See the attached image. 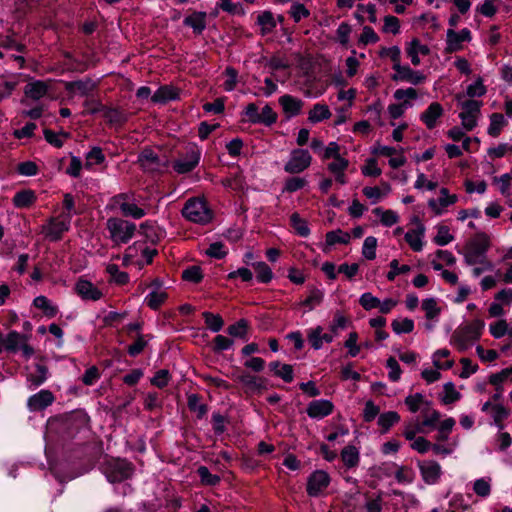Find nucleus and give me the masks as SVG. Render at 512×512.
<instances>
[{
  "instance_id": "f257e3e1",
  "label": "nucleus",
  "mask_w": 512,
  "mask_h": 512,
  "mask_svg": "<svg viewBox=\"0 0 512 512\" xmlns=\"http://www.w3.org/2000/svg\"><path fill=\"white\" fill-rule=\"evenodd\" d=\"M485 323L481 319H475L468 325L455 331L452 337L454 346L461 352L469 349L482 335Z\"/></svg>"
},
{
  "instance_id": "f03ea898",
  "label": "nucleus",
  "mask_w": 512,
  "mask_h": 512,
  "mask_svg": "<svg viewBox=\"0 0 512 512\" xmlns=\"http://www.w3.org/2000/svg\"><path fill=\"white\" fill-rule=\"evenodd\" d=\"M181 213L188 221L200 225L208 224L213 218L212 210L208 207L206 201L201 198L188 199Z\"/></svg>"
},
{
  "instance_id": "7ed1b4c3",
  "label": "nucleus",
  "mask_w": 512,
  "mask_h": 512,
  "mask_svg": "<svg viewBox=\"0 0 512 512\" xmlns=\"http://www.w3.org/2000/svg\"><path fill=\"white\" fill-rule=\"evenodd\" d=\"M112 209L118 208L122 215L133 219L143 218L147 212L143 207L137 205L133 193H120L111 198Z\"/></svg>"
},
{
  "instance_id": "20e7f679",
  "label": "nucleus",
  "mask_w": 512,
  "mask_h": 512,
  "mask_svg": "<svg viewBox=\"0 0 512 512\" xmlns=\"http://www.w3.org/2000/svg\"><path fill=\"white\" fill-rule=\"evenodd\" d=\"M106 228L109 231L110 238L115 244H125L136 231V225L121 218H109L106 222Z\"/></svg>"
},
{
  "instance_id": "39448f33",
  "label": "nucleus",
  "mask_w": 512,
  "mask_h": 512,
  "mask_svg": "<svg viewBox=\"0 0 512 512\" xmlns=\"http://www.w3.org/2000/svg\"><path fill=\"white\" fill-rule=\"evenodd\" d=\"M456 99L461 107L459 118L463 128L467 131L473 130L477 126L480 116L482 102L477 100H465L463 95H457Z\"/></svg>"
},
{
  "instance_id": "423d86ee",
  "label": "nucleus",
  "mask_w": 512,
  "mask_h": 512,
  "mask_svg": "<svg viewBox=\"0 0 512 512\" xmlns=\"http://www.w3.org/2000/svg\"><path fill=\"white\" fill-rule=\"evenodd\" d=\"M138 163L141 168L150 173H162L169 166V160L150 148L143 149L138 156Z\"/></svg>"
},
{
  "instance_id": "0eeeda50",
  "label": "nucleus",
  "mask_w": 512,
  "mask_h": 512,
  "mask_svg": "<svg viewBox=\"0 0 512 512\" xmlns=\"http://www.w3.org/2000/svg\"><path fill=\"white\" fill-rule=\"evenodd\" d=\"M489 238L485 235H479L468 244L464 253V261L469 266H476L478 262L488 260L486 253L489 249Z\"/></svg>"
},
{
  "instance_id": "6e6552de",
  "label": "nucleus",
  "mask_w": 512,
  "mask_h": 512,
  "mask_svg": "<svg viewBox=\"0 0 512 512\" xmlns=\"http://www.w3.org/2000/svg\"><path fill=\"white\" fill-rule=\"evenodd\" d=\"M312 162V156L306 149H294L284 165L285 172L289 174H299L305 171Z\"/></svg>"
},
{
  "instance_id": "1a4fd4ad",
  "label": "nucleus",
  "mask_w": 512,
  "mask_h": 512,
  "mask_svg": "<svg viewBox=\"0 0 512 512\" xmlns=\"http://www.w3.org/2000/svg\"><path fill=\"white\" fill-rule=\"evenodd\" d=\"M330 476L324 470H316L307 479L306 492L310 497H319L328 488Z\"/></svg>"
},
{
  "instance_id": "9d476101",
  "label": "nucleus",
  "mask_w": 512,
  "mask_h": 512,
  "mask_svg": "<svg viewBox=\"0 0 512 512\" xmlns=\"http://www.w3.org/2000/svg\"><path fill=\"white\" fill-rule=\"evenodd\" d=\"M71 220L67 216L59 215L53 217L49 222L42 227V232L47 238L52 241L60 240L63 233L67 232L70 228Z\"/></svg>"
},
{
  "instance_id": "9b49d317",
  "label": "nucleus",
  "mask_w": 512,
  "mask_h": 512,
  "mask_svg": "<svg viewBox=\"0 0 512 512\" xmlns=\"http://www.w3.org/2000/svg\"><path fill=\"white\" fill-rule=\"evenodd\" d=\"M132 465L125 460H115L109 464L106 475L111 483L121 482L131 477Z\"/></svg>"
},
{
  "instance_id": "f8f14e48",
  "label": "nucleus",
  "mask_w": 512,
  "mask_h": 512,
  "mask_svg": "<svg viewBox=\"0 0 512 512\" xmlns=\"http://www.w3.org/2000/svg\"><path fill=\"white\" fill-rule=\"evenodd\" d=\"M423 481L428 485H434L439 482L442 475L440 464L434 460H424L418 462Z\"/></svg>"
},
{
  "instance_id": "ddd939ff",
  "label": "nucleus",
  "mask_w": 512,
  "mask_h": 512,
  "mask_svg": "<svg viewBox=\"0 0 512 512\" xmlns=\"http://www.w3.org/2000/svg\"><path fill=\"white\" fill-rule=\"evenodd\" d=\"M397 70L392 75V80L407 82L413 85H419L426 81V75L421 71L413 70L407 65H397Z\"/></svg>"
},
{
  "instance_id": "4468645a",
  "label": "nucleus",
  "mask_w": 512,
  "mask_h": 512,
  "mask_svg": "<svg viewBox=\"0 0 512 512\" xmlns=\"http://www.w3.org/2000/svg\"><path fill=\"white\" fill-rule=\"evenodd\" d=\"M199 160L200 152L195 148H191L174 162L173 168L179 174L188 173L198 165Z\"/></svg>"
},
{
  "instance_id": "2eb2a0df",
  "label": "nucleus",
  "mask_w": 512,
  "mask_h": 512,
  "mask_svg": "<svg viewBox=\"0 0 512 512\" xmlns=\"http://www.w3.org/2000/svg\"><path fill=\"white\" fill-rule=\"evenodd\" d=\"M75 291L85 301H98L103 297V293L98 287L83 278L77 280Z\"/></svg>"
},
{
  "instance_id": "dca6fc26",
  "label": "nucleus",
  "mask_w": 512,
  "mask_h": 512,
  "mask_svg": "<svg viewBox=\"0 0 512 512\" xmlns=\"http://www.w3.org/2000/svg\"><path fill=\"white\" fill-rule=\"evenodd\" d=\"M55 397L50 390L43 389L30 396L27 400V407L30 411H41L50 406Z\"/></svg>"
},
{
  "instance_id": "f3484780",
  "label": "nucleus",
  "mask_w": 512,
  "mask_h": 512,
  "mask_svg": "<svg viewBox=\"0 0 512 512\" xmlns=\"http://www.w3.org/2000/svg\"><path fill=\"white\" fill-rule=\"evenodd\" d=\"M334 405L330 400L319 399L311 401L307 408V415L312 419H322L333 412Z\"/></svg>"
},
{
  "instance_id": "a211bd4d",
  "label": "nucleus",
  "mask_w": 512,
  "mask_h": 512,
  "mask_svg": "<svg viewBox=\"0 0 512 512\" xmlns=\"http://www.w3.org/2000/svg\"><path fill=\"white\" fill-rule=\"evenodd\" d=\"M151 287H153V289L145 297L144 301L149 308L157 310L162 304L165 303L168 298V294L164 289L161 288V283L159 280H154L151 284Z\"/></svg>"
},
{
  "instance_id": "6ab92c4d",
  "label": "nucleus",
  "mask_w": 512,
  "mask_h": 512,
  "mask_svg": "<svg viewBox=\"0 0 512 512\" xmlns=\"http://www.w3.org/2000/svg\"><path fill=\"white\" fill-rule=\"evenodd\" d=\"M457 200L458 197L456 194H449L447 188H441L440 197L437 200H429L428 205L436 215H441L446 207L455 204Z\"/></svg>"
},
{
  "instance_id": "aec40b11",
  "label": "nucleus",
  "mask_w": 512,
  "mask_h": 512,
  "mask_svg": "<svg viewBox=\"0 0 512 512\" xmlns=\"http://www.w3.org/2000/svg\"><path fill=\"white\" fill-rule=\"evenodd\" d=\"M444 114L442 105L438 102H432L427 109L421 113L420 120L428 129H433L437 125L438 119Z\"/></svg>"
},
{
  "instance_id": "412c9836",
  "label": "nucleus",
  "mask_w": 512,
  "mask_h": 512,
  "mask_svg": "<svg viewBox=\"0 0 512 512\" xmlns=\"http://www.w3.org/2000/svg\"><path fill=\"white\" fill-rule=\"evenodd\" d=\"M278 101L287 118L299 115L304 106V102L301 99L288 94L281 96Z\"/></svg>"
},
{
  "instance_id": "4be33fe9",
  "label": "nucleus",
  "mask_w": 512,
  "mask_h": 512,
  "mask_svg": "<svg viewBox=\"0 0 512 512\" xmlns=\"http://www.w3.org/2000/svg\"><path fill=\"white\" fill-rule=\"evenodd\" d=\"M405 405L411 413H416L418 411H428L429 407L432 405V402L427 400L425 396L421 393H415L408 395L404 400Z\"/></svg>"
},
{
  "instance_id": "5701e85b",
  "label": "nucleus",
  "mask_w": 512,
  "mask_h": 512,
  "mask_svg": "<svg viewBox=\"0 0 512 512\" xmlns=\"http://www.w3.org/2000/svg\"><path fill=\"white\" fill-rule=\"evenodd\" d=\"M425 234V227L419 223L417 228L409 230L405 234V240L409 244L410 248L415 252H420L423 249V238Z\"/></svg>"
},
{
  "instance_id": "b1692460",
  "label": "nucleus",
  "mask_w": 512,
  "mask_h": 512,
  "mask_svg": "<svg viewBox=\"0 0 512 512\" xmlns=\"http://www.w3.org/2000/svg\"><path fill=\"white\" fill-rule=\"evenodd\" d=\"M406 53L414 66H418L421 63L419 54L428 55L430 49L427 45L421 44L419 39L414 38L407 46Z\"/></svg>"
},
{
  "instance_id": "393cba45",
  "label": "nucleus",
  "mask_w": 512,
  "mask_h": 512,
  "mask_svg": "<svg viewBox=\"0 0 512 512\" xmlns=\"http://www.w3.org/2000/svg\"><path fill=\"white\" fill-rule=\"evenodd\" d=\"M48 378V368L43 364L35 365V372L29 373L26 377L29 389H35L41 386Z\"/></svg>"
},
{
  "instance_id": "a878e982",
  "label": "nucleus",
  "mask_w": 512,
  "mask_h": 512,
  "mask_svg": "<svg viewBox=\"0 0 512 512\" xmlns=\"http://www.w3.org/2000/svg\"><path fill=\"white\" fill-rule=\"evenodd\" d=\"M340 456L344 466L347 469L356 468L360 463V452L353 445L344 447L340 453Z\"/></svg>"
},
{
  "instance_id": "bb28decb",
  "label": "nucleus",
  "mask_w": 512,
  "mask_h": 512,
  "mask_svg": "<svg viewBox=\"0 0 512 512\" xmlns=\"http://www.w3.org/2000/svg\"><path fill=\"white\" fill-rule=\"evenodd\" d=\"M48 92V85L43 81L30 82L25 86L24 93L33 100L43 98Z\"/></svg>"
},
{
  "instance_id": "cd10ccee",
  "label": "nucleus",
  "mask_w": 512,
  "mask_h": 512,
  "mask_svg": "<svg viewBox=\"0 0 512 512\" xmlns=\"http://www.w3.org/2000/svg\"><path fill=\"white\" fill-rule=\"evenodd\" d=\"M94 83L87 80L71 81L65 84V89L70 93H78L82 96L88 95L93 89Z\"/></svg>"
},
{
  "instance_id": "c85d7f7f",
  "label": "nucleus",
  "mask_w": 512,
  "mask_h": 512,
  "mask_svg": "<svg viewBox=\"0 0 512 512\" xmlns=\"http://www.w3.org/2000/svg\"><path fill=\"white\" fill-rule=\"evenodd\" d=\"M257 24L261 28V33L266 35L275 29L277 21L271 11H263L257 16Z\"/></svg>"
},
{
  "instance_id": "c756f323",
  "label": "nucleus",
  "mask_w": 512,
  "mask_h": 512,
  "mask_svg": "<svg viewBox=\"0 0 512 512\" xmlns=\"http://www.w3.org/2000/svg\"><path fill=\"white\" fill-rule=\"evenodd\" d=\"M205 18V12H194L184 19V24L191 27L195 33L200 34L206 27Z\"/></svg>"
},
{
  "instance_id": "7c9ffc66",
  "label": "nucleus",
  "mask_w": 512,
  "mask_h": 512,
  "mask_svg": "<svg viewBox=\"0 0 512 512\" xmlns=\"http://www.w3.org/2000/svg\"><path fill=\"white\" fill-rule=\"evenodd\" d=\"M178 97V90L171 86H162L152 95L151 100L155 103H166Z\"/></svg>"
},
{
  "instance_id": "2f4dec72",
  "label": "nucleus",
  "mask_w": 512,
  "mask_h": 512,
  "mask_svg": "<svg viewBox=\"0 0 512 512\" xmlns=\"http://www.w3.org/2000/svg\"><path fill=\"white\" fill-rule=\"evenodd\" d=\"M422 310L425 312V317L427 320H438V317L441 313V307L438 305V302L435 298H426L422 301L421 304Z\"/></svg>"
},
{
  "instance_id": "473e14b6",
  "label": "nucleus",
  "mask_w": 512,
  "mask_h": 512,
  "mask_svg": "<svg viewBox=\"0 0 512 512\" xmlns=\"http://www.w3.org/2000/svg\"><path fill=\"white\" fill-rule=\"evenodd\" d=\"M269 367L277 377L281 378L285 382L290 383L293 381V368L291 365L281 364L280 362L275 361L271 362Z\"/></svg>"
},
{
  "instance_id": "72a5a7b5",
  "label": "nucleus",
  "mask_w": 512,
  "mask_h": 512,
  "mask_svg": "<svg viewBox=\"0 0 512 512\" xmlns=\"http://www.w3.org/2000/svg\"><path fill=\"white\" fill-rule=\"evenodd\" d=\"M12 201L17 208H27L36 201V195L32 190H22L14 195Z\"/></svg>"
},
{
  "instance_id": "f704fd0d",
  "label": "nucleus",
  "mask_w": 512,
  "mask_h": 512,
  "mask_svg": "<svg viewBox=\"0 0 512 512\" xmlns=\"http://www.w3.org/2000/svg\"><path fill=\"white\" fill-rule=\"evenodd\" d=\"M330 117L331 112L329 110V107L325 104L317 103L309 111L308 120L311 123H318L323 120L329 119Z\"/></svg>"
},
{
  "instance_id": "c9c22d12",
  "label": "nucleus",
  "mask_w": 512,
  "mask_h": 512,
  "mask_svg": "<svg viewBox=\"0 0 512 512\" xmlns=\"http://www.w3.org/2000/svg\"><path fill=\"white\" fill-rule=\"evenodd\" d=\"M26 341V336L18 333L17 331H11L6 337H4L5 350L9 352H16L19 349L20 344Z\"/></svg>"
},
{
  "instance_id": "e433bc0d",
  "label": "nucleus",
  "mask_w": 512,
  "mask_h": 512,
  "mask_svg": "<svg viewBox=\"0 0 512 512\" xmlns=\"http://www.w3.org/2000/svg\"><path fill=\"white\" fill-rule=\"evenodd\" d=\"M463 42L458 33L453 29H448L446 32V53H454L462 50Z\"/></svg>"
},
{
  "instance_id": "4c0bfd02",
  "label": "nucleus",
  "mask_w": 512,
  "mask_h": 512,
  "mask_svg": "<svg viewBox=\"0 0 512 512\" xmlns=\"http://www.w3.org/2000/svg\"><path fill=\"white\" fill-rule=\"evenodd\" d=\"M491 482L492 480L490 477H483L475 480L473 483L474 493L481 498L489 497L492 490Z\"/></svg>"
},
{
  "instance_id": "58836bf2",
  "label": "nucleus",
  "mask_w": 512,
  "mask_h": 512,
  "mask_svg": "<svg viewBox=\"0 0 512 512\" xmlns=\"http://www.w3.org/2000/svg\"><path fill=\"white\" fill-rule=\"evenodd\" d=\"M509 414V409H507L503 404L495 403L492 406L491 416L493 418L494 424L499 429L504 427L503 422L508 418Z\"/></svg>"
},
{
  "instance_id": "ea45409f",
  "label": "nucleus",
  "mask_w": 512,
  "mask_h": 512,
  "mask_svg": "<svg viewBox=\"0 0 512 512\" xmlns=\"http://www.w3.org/2000/svg\"><path fill=\"white\" fill-rule=\"evenodd\" d=\"M252 267L256 272V278L261 283H269L273 278L271 268L263 261L252 263Z\"/></svg>"
},
{
  "instance_id": "a19ab883",
  "label": "nucleus",
  "mask_w": 512,
  "mask_h": 512,
  "mask_svg": "<svg viewBox=\"0 0 512 512\" xmlns=\"http://www.w3.org/2000/svg\"><path fill=\"white\" fill-rule=\"evenodd\" d=\"M506 125L504 116L500 113H493L490 116V124L488 127V134L492 137L499 136L501 130Z\"/></svg>"
},
{
  "instance_id": "79ce46f5",
  "label": "nucleus",
  "mask_w": 512,
  "mask_h": 512,
  "mask_svg": "<svg viewBox=\"0 0 512 512\" xmlns=\"http://www.w3.org/2000/svg\"><path fill=\"white\" fill-rule=\"evenodd\" d=\"M400 421V416L395 411H389L381 414L378 417V425L382 428L383 432H387L394 424Z\"/></svg>"
},
{
  "instance_id": "37998d69",
  "label": "nucleus",
  "mask_w": 512,
  "mask_h": 512,
  "mask_svg": "<svg viewBox=\"0 0 512 512\" xmlns=\"http://www.w3.org/2000/svg\"><path fill=\"white\" fill-rule=\"evenodd\" d=\"M350 242V234L340 229L330 231L326 234V243L330 246L335 244H348Z\"/></svg>"
},
{
  "instance_id": "c03bdc74",
  "label": "nucleus",
  "mask_w": 512,
  "mask_h": 512,
  "mask_svg": "<svg viewBox=\"0 0 512 512\" xmlns=\"http://www.w3.org/2000/svg\"><path fill=\"white\" fill-rule=\"evenodd\" d=\"M188 408L190 411L196 413L198 418L204 417L208 411L206 404L201 402V399L197 394H191L188 396Z\"/></svg>"
},
{
  "instance_id": "a18cd8bd",
  "label": "nucleus",
  "mask_w": 512,
  "mask_h": 512,
  "mask_svg": "<svg viewBox=\"0 0 512 512\" xmlns=\"http://www.w3.org/2000/svg\"><path fill=\"white\" fill-rule=\"evenodd\" d=\"M291 226L296 233L301 237H307L310 234V229L306 220L302 219L298 213H293L290 217Z\"/></svg>"
},
{
  "instance_id": "49530a36",
  "label": "nucleus",
  "mask_w": 512,
  "mask_h": 512,
  "mask_svg": "<svg viewBox=\"0 0 512 512\" xmlns=\"http://www.w3.org/2000/svg\"><path fill=\"white\" fill-rule=\"evenodd\" d=\"M373 213L380 217V221L385 226H392L399 221V216L393 210H383L377 207L373 210Z\"/></svg>"
},
{
  "instance_id": "de8ad7c7",
  "label": "nucleus",
  "mask_w": 512,
  "mask_h": 512,
  "mask_svg": "<svg viewBox=\"0 0 512 512\" xmlns=\"http://www.w3.org/2000/svg\"><path fill=\"white\" fill-rule=\"evenodd\" d=\"M203 318L205 324L212 332H219L224 325V321L219 314H213L211 312H203Z\"/></svg>"
},
{
  "instance_id": "09e8293b",
  "label": "nucleus",
  "mask_w": 512,
  "mask_h": 512,
  "mask_svg": "<svg viewBox=\"0 0 512 512\" xmlns=\"http://www.w3.org/2000/svg\"><path fill=\"white\" fill-rule=\"evenodd\" d=\"M106 271L110 275L112 281H114L116 284L124 285L129 282L128 273L120 271L116 264L107 265Z\"/></svg>"
},
{
  "instance_id": "8fccbe9b",
  "label": "nucleus",
  "mask_w": 512,
  "mask_h": 512,
  "mask_svg": "<svg viewBox=\"0 0 512 512\" xmlns=\"http://www.w3.org/2000/svg\"><path fill=\"white\" fill-rule=\"evenodd\" d=\"M249 323L246 319H240L236 323L230 325L227 332L232 337L245 338L247 335Z\"/></svg>"
},
{
  "instance_id": "3c124183",
  "label": "nucleus",
  "mask_w": 512,
  "mask_h": 512,
  "mask_svg": "<svg viewBox=\"0 0 512 512\" xmlns=\"http://www.w3.org/2000/svg\"><path fill=\"white\" fill-rule=\"evenodd\" d=\"M33 304L38 309L43 310L45 312V314L50 317L55 316L57 313V308L51 304L50 300L46 296H43V295L37 296L34 299Z\"/></svg>"
},
{
  "instance_id": "603ef678",
  "label": "nucleus",
  "mask_w": 512,
  "mask_h": 512,
  "mask_svg": "<svg viewBox=\"0 0 512 512\" xmlns=\"http://www.w3.org/2000/svg\"><path fill=\"white\" fill-rule=\"evenodd\" d=\"M391 327L396 334L411 333L414 329V322L412 319H395L391 323Z\"/></svg>"
},
{
  "instance_id": "864d4df0",
  "label": "nucleus",
  "mask_w": 512,
  "mask_h": 512,
  "mask_svg": "<svg viewBox=\"0 0 512 512\" xmlns=\"http://www.w3.org/2000/svg\"><path fill=\"white\" fill-rule=\"evenodd\" d=\"M424 414V419L420 424L421 428L424 430L425 427L434 428L436 423L440 420L441 414L439 411L432 408V405L429 407V410L422 412Z\"/></svg>"
},
{
  "instance_id": "5fc2aeb1",
  "label": "nucleus",
  "mask_w": 512,
  "mask_h": 512,
  "mask_svg": "<svg viewBox=\"0 0 512 512\" xmlns=\"http://www.w3.org/2000/svg\"><path fill=\"white\" fill-rule=\"evenodd\" d=\"M323 292L319 289H311L307 298L302 302V305L306 306L309 311L319 306L323 300Z\"/></svg>"
},
{
  "instance_id": "6e6d98bb",
  "label": "nucleus",
  "mask_w": 512,
  "mask_h": 512,
  "mask_svg": "<svg viewBox=\"0 0 512 512\" xmlns=\"http://www.w3.org/2000/svg\"><path fill=\"white\" fill-rule=\"evenodd\" d=\"M105 156L99 147L92 148L86 155L85 167L91 168L93 165H98L104 162Z\"/></svg>"
},
{
  "instance_id": "4d7b16f0",
  "label": "nucleus",
  "mask_w": 512,
  "mask_h": 512,
  "mask_svg": "<svg viewBox=\"0 0 512 512\" xmlns=\"http://www.w3.org/2000/svg\"><path fill=\"white\" fill-rule=\"evenodd\" d=\"M461 398V394L455 389V386L452 382H447L444 384V395L442 397V402L444 404H452L458 401Z\"/></svg>"
},
{
  "instance_id": "13d9d810",
  "label": "nucleus",
  "mask_w": 512,
  "mask_h": 512,
  "mask_svg": "<svg viewBox=\"0 0 512 512\" xmlns=\"http://www.w3.org/2000/svg\"><path fill=\"white\" fill-rule=\"evenodd\" d=\"M256 123L265 124L270 126L274 124L277 120V114L273 111V109L269 105H265L262 108V111L259 112V118L255 119Z\"/></svg>"
},
{
  "instance_id": "bf43d9fd",
  "label": "nucleus",
  "mask_w": 512,
  "mask_h": 512,
  "mask_svg": "<svg viewBox=\"0 0 512 512\" xmlns=\"http://www.w3.org/2000/svg\"><path fill=\"white\" fill-rule=\"evenodd\" d=\"M103 117L110 124H121L126 120L124 114L117 108L104 107Z\"/></svg>"
},
{
  "instance_id": "052dcab7",
  "label": "nucleus",
  "mask_w": 512,
  "mask_h": 512,
  "mask_svg": "<svg viewBox=\"0 0 512 512\" xmlns=\"http://www.w3.org/2000/svg\"><path fill=\"white\" fill-rule=\"evenodd\" d=\"M322 332H323V328L321 326H317L308 331V334H307L308 341L311 344L312 348L315 350H319L323 346Z\"/></svg>"
},
{
  "instance_id": "680f3d73",
  "label": "nucleus",
  "mask_w": 512,
  "mask_h": 512,
  "mask_svg": "<svg viewBox=\"0 0 512 512\" xmlns=\"http://www.w3.org/2000/svg\"><path fill=\"white\" fill-rule=\"evenodd\" d=\"M351 32H352L351 25L348 24L347 22H342L338 26V28L336 30L337 41L343 47H348L349 37H350Z\"/></svg>"
},
{
  "instance_id": "e2e57ef3",
  "label": "nucleus",
  "mask_w": 512,
  "mask_h": 512,
  "mask_svg": "<svg viewBox=\"0 0 512 512\" xmlns=\"http://www.w3.org/2000/svg\"><path fill=\"white\" fill-rule=\"evenodd\" d=\"M377 239L369 236L364 240L362 247V254L368 260H373L376 257Z\"/></svg>"
},
{
  "instance_id": "0e129e2a",
  "label": "nucleus",
  "mask_w": 512,
  "mask_h": 512,
  "mask_svg": "<svg viewBox=\"0 0 512 512\" xmlns=\"http://www.w3.org/2000/svg\"><path fill=\"white\" fill-rule=\"evenodd\" d=\"M507 380L512 382V366L501 370L498 373L492 374L489 377V382L496 387H501V384Z\"/></svg>"
},
{
  "instance_id": "69168bd1",
  "label": "nucleus",
  "mask_w": 512,
  "mask_h": 512,
  "mask_svg": "<svg viewBox=\"0 0 512 512\" xmlns=\"http://www.w3.org/2000/svg\"><path fill=\"white\" fill-rule=\"evenodd\" d=\"M390 271L387 273V279L389 281H393L396 276L400 274H406L410 272L411 267L409 265H399V262L397 259H393L390 264Z\"/></svg>"
},
{
  "instance_id": "338daca9",
  "label": "nucleus",
  "mask_w": 512,
  "mask_h": 512,
  "mask_svg": "<svg viewBox=\"0 0 512 512\" xmlns=\"http://www.w3.org/2000/svg\"><path fill=\"white\" fill-rule=\"evenodd\" d=\"M147 344L148 341L145 339V336L142 334H138L134 343L128 346V354L132 357L138 356L140 353L143 352Z\"/></svg>"
},
{
  "instance_id": "774afa93",
  "label": "nucleus",
  "mask_w": 512,
  "mask_h": 512,
  "mask_svg": "<svg viewBox=\"0 0 512 512\" xmlns=\"http://www.w3.org/2000/svg\"><path fill=\"white\" fill-rule=\"evenodd\" d=\"M290 15L295 22L301 21L303 18L310 16V11L302 3H293L290 8Z\"/></svg>"
}]
</instances>
